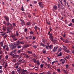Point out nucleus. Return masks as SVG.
Wrapping results in <instances>:
<instances>
[{"label":"nucleus","mask_w":74,"mask_h":74,"mask_svg":"<svg viewBox=\"0 0 74 74\" xmlns=\"http://www.w3.org/2000/svg\"><path fill=\"white\" fill-rule=\"evenodd\" d=\"M16 52V50H14L13 51H12L10 53V55H11V56H14V54Z\"/></svg>","instance_id":"f257e3e1"},{"label":"nucleus","mask_w":74,"mask_h":74,"mask_svg":"<svg viewBox=\"0 0 74 74\" xmlns=\"http://www.w3.org/2000/svg\"><path fill=\"white\" fill-rule=\"evenodd\" d=\"M40 7H41V8H43L44 7V6H43V4H42V2H40L39 3H38Z\"/></svg>","instance_id":"f03ea898"},{"label":"nucleus","mask_w":74,"mask_h":74,"mask_svg":"<svg viewBox=\"0 0 74 74\" xmlns=\"http://www.w3.org/2000/svg\"><path fill=\"white\" fill-rule=\"evenodd\" d=\"M3 49H5V48H6V50L7 51H9V48L7 46V45H5L3 47Z\"/></svg>","instance_id":"7ed1b4c3"},{"label":"nucleus","mask_w":74,"mask_h":74,"mask_svg":"<svg viewBox=\"0 0 74 74\" xmlns=\"http://www.w3.org/2000/svg\"><path fill=\"white\" fill-rule=\"evenodd\" d=\"M58 48V47H55L52 50L53 52H56Z\"/></svg>","instance_id":"20e7f679"},{"label":"nucleus","mask_w":74,"mask_h":74,"mask_svg":"<svg viewBox=\"0 0 74 74\" xmlns=\"http://www.w3.org/2000/svg\"><path fill=\"white\" fill-rule=\"evenodd\" d=\"M50 40H51V41L53 42V37H52V35L51 34H50Z\"/></svg>","instance_id":"39448f33"},{"label":"nucleus","mask_w":74,"mask_h":74,"mask_svg":"<svg viewBox=\"0 0 74 74\" xmlns=\"http://www.w3.org/2000/svg\"><path fill=\"white\" fill-rule=\"evenodd\" d=\"M5 18L7 22H9V18L7 16H5Z\"/></svg>","instance_id":"423d86ee"},{"label":"nucleus","mask_w":74,"mask_h":74,"mask_svg":"<svg viewBox=\"0 0 74 74\" xmlns=\"http://www.w3.org/2000/svg\"><path fill=\"white\" fill-rule=\"evenodd\" d=\"M60 62H62V64H64L65 63V61H64V59H62L60 60Z\"/></svg>","instance_id":"0eeeda50"},{"label":"nucleus","mask_w":74,"mask_h":74,"mask_svg":"<svg viewBox=\"0 0 74 74\" xmlns=\"http://www.w3.org/2000/svg\"><path fill=\"white\" fill-rule=\"evenodd\" d=\"M67 49H66L64 48H63V50L65 51V52H67L68 53H69V52H70V51L69 50H67Z\"/></svg>","instance_id":"6e6552de"},{"label":"nucleus","mask_w":74,"mask_h":74,"mask_svg":"<svg viewBox=\"0 0 74 74\" xmlns=\"http://www.w3.org/2000/svg\"><path fill=\"white\" fill-rule=\"evenodd\" d=\"M10 48L11 49H14V45H12L10 46Z\"/></svg>","instance_id":"1a4fd4ad"},{"label":"nucleus","mask_w":74,"mask_h":74,"mask_svg":"<svg viewBox=\"0 0 74 74\" xmlns=\"http://www.w3.org/2000/svg\"><path fill=\"white\" fill-rule=\"evenodd\" d=\"M53 8L54 10H56L58 9V7L56 5H54L53 7Z\"/></svg>","instance_id":"9d476101"},{"label":"nucleus","mask_w":74,"mask_h":74,"mask_svg":"<svg viewBox=\"0 0 74 74\" xmlns=\"http://www.w3.org/2000/svg\"><path fill=\"white\" fill-rule=\"evenodd\" d=\"M6 25L7 26H10H10H12V24L9 22L6 23Z\"/></svg>","instance_id":"9b49d317"},{"label":"nucleus","mask_w":74,"mask_h":74,"mask_svg":"<svg viewBox=\"0 0 74 74\" xmlns=\"http://www.w3.org/2000/svg\"><path fill=\"white\" fill-rule=\"evenodd\" d=\"M55 63H58V61H54L52 62L51 64H52V65H53V64H54Z\"/></svg>","instance_id":"f8f14e48"},{"label":"nucleus","mask_w":74,"mask_h":74,"mask_svg":"<svg viewBox=\"0 0 74 74\" xmlns=\"http://www.w3.org/2000/svg\"><path fill=\"white\" fill-rule=\"evenodd\" d=\"M26 71H27L26 70H24L23 69L22 70V73L23 74H24L25 72H26Z\"/></svg>","instance_id":"ddd939ff"},{"label":"nucleus","mask_w":74,"mask_h":74,"mask_svg":"<svg viewBox=\"0 0 74 74\" xmlns=\"http://www.w3.org/2000/svg\"><path fill=\"white\" fill-rule=\"evenodd\" d=\"M32 60H33V62H34V63L37 62V61H36V59L34 58V59H32Z\"/></svg>","instance_id":"4468645a"},{"label":"nucleus","mask_w":74,"mask_h":74,"mask_svg":"<svg viewBox=\"0 0 74 74\" xmlns=\"http://www.w3.org/2000/svg\"><path fill=\"white\" fill-rule=\"evenodd\" d=\"M19 56L18 55H16L15 56L14 55V56L13 57L14 58H18Z\"/></svg>","instance_id":"2eb2a0df"},{"label":"nucleus","mask_w":74,"mask_h":74,"mask_svg":"<svg viewBox=\"0 0 74 74\" xmlns=\"http://www.w3.org/2000/svg\"><path fill=\"white\" fill-rule=\"evenodd\" d=\"M62 55V52H60L59 53V54L57 56H61Z\"/></svg>","instance_id":"dca6fc26"},{"label":"nucleus","mask_w":74,"mask_h":74,"mask_svg":"<svg viewBox=\"0 0 74 74\" xmlns=\"http://www.w3.org/2000/svg\"><path fill=\"white\" fill-rule=\"evenodd\" d=\"M70 58H71V55H69L66 57V58H67V59H69Z\"/></svg>","instance_id":"f3484780"},{"label":"nucleus","mask_w":74,"mask_h":74,"mask_svg":"<svg viewBox=\"0 0 74 74\" xmlns=\"http://www.w3.org/2000/svg\"><path fill=\"white\" fill-rule=\"evenodd\" d=\"M62 51V48H60L58 49V52H60Z\"/></svg>","instance_id":"a211bd4d"},{"label":"nucleus","mask_w":74,"mask_h":74,"mask_svg":"<svg viewBox=\"0 0 74 74\" xmlns=\"http://www.w3.org/2000/svg\"><path fill=\"white\" fill-rule=\"evenodd\" d=\"M57 71L58 73H60V69H57Z\"/></svg>","instance_id":"6ab92c4d"},{"label":"nucleus","mask_w":74,"mask_h":74,"mask_svg":"<svg viewBox=\"0 0 74 74\" xmlns=\"http://www.w3.org/2000/svg\"><path fill=\"white\" fill-rule=\"evenodd\" d=\"M21 9L23 11H24V9H23V5H22V6L21 8Z\"/></svg>","instance_id":"aec40b11"},{"label":"nucleus","mask_w":74,"mask_h":74,"mask_svg":"<svg viewBox=\"0 0 74 74\" xmlns=\"http://www.w3.org/2000/svg\"><path fill=\"white\" fill-rule=\"evenodd\" d=\"M20 42L19 41H18L16 44V45H19L20 44Z\"/></svg>","instance_id":"412c9836"},{"label":"nucleus","mask_w":74,"mask_h":74,"mask_svg":"<svg viewBox=\"0 0 74 74\" xmlns=\"http://www.w3.org/2000/svg\"><path fill=\"white\" fill-rule=\"evenodd\" d=\"M28 53H29V54H32V51H28L27 52Z\"/></svg>","instance_id":"4be33fe9"},{"label":"nucleus","mask_w":74,"mask_h":74,"mask_svg":"<svg viewBox=\"0 0 74 74\" xmlns=\"http://www.w3.org/2000/svg\"><path fill=\"white\" fill-rule=\"evenodd\" d=\"M40 45H42V46H43V47H45V45L44 44L42 43H40Z\"/></svg>","instance_id":"5701e85b"},{"label":"nucleus","mask_w":74,"mask_h":74,"mask_svg":"<svg viewBox=\"0 0 74 74\" xmlns=\"http://www.w3.org/2000/svg\"><path fill=\"white\" fill-rule=\"evenodd\" d=\"M26 24L27 25H30V22H28Z\"/></svg>","instance_id":"b1692460"},{"label":"nucleus","mask_w":74,"mask_h":74,"mask_svg":"<svg viewBox=\"0 0 74 74\" xmlns=\"http://www.w3.org/2000/svg\"><path fill=\"white\" fill-rule=\"evenodd\" d=\"M22 47L21 46L18 45L17 46V48H18V49H19V48H21Z\"/></svg>","instance_id":"393cba45"},{"label":"nucleus","mask_w":74,"mask_h":74,"mask_svg":"<svg viewBox=\"0 0 74 74\" xmlns=\"http://www.w3.org/2000/svg\"><path fill=\"white\" fill-rule=\"evenodd\" d=\"M38 28V27H37V26H35L34 28V29H35L36 31L37 32V29Z\"/></svg>","instance_id":"a878e982"},{"label":"nucleus","mask_w":74,"mask_h":74,"mask_svg":"<svg viewBox=\"0 0 74 74\" xmlns=\"http://www.w3.org/2000/svg\"><path fill=\"white\" fill-rule=\"evenodd\" d=\"M3 53V51L1 50V49L0 48V54H1Z\"/></svg>","instance_id":"bb28decb"},{"label":"nucleus","mask_w":74,"mask_h":74,"mask_svg":"<svg viewBox=\"0 0 74 74\" xmlns=\"http://www.w3.org/2000/svg\"><path fill=\"white\" fill-rule=\"evenodd\" d=\"M46 73H47V74H51V72H50L49 71L47 72Z\"/></svg>","instance_id":"cd10ccee"},{"label":"nucleus","mask_w":74,"mask_h":74,"mask_svg":"<svg viewBox=\"0 0 74 74\" xmlns=\"http://www.w3.org/2000/svg\"><path fill=\"white\" fill-rule=\"evenodd\" d=\"M68 25L69 26H72V25H73V24L71 23L70 24H68Z\"/></svg>","instance_id":"c85d7f7f"},{"label":"nucleus","mask_w":74,"mask_h":74,"mask_svg":"<svg viewBox=\"0 0 74 74\" xmlns=\"http://www.w3.org/2000/svg\"><path fill=\"white\" fill-rule=\"evenodd\" d=\"M65 66L66 69H67L69 67V65L68 64L66 65Z\"/></svg>","instance_id":"c756f323"},{"label":"nucleus","mask_w":74,"mask_h":74,"mask_svg":"<svg viewBox=\"0 0 74 74\" xmlns=\"http://www.w3.org/2000/svg\"><path fill=\"white\" fill-rule=\"evenodd\" d=\"M40 66L41 68H42V67H43V66H44V65L43 64H41Z\"/></svg>","instance_id":"7c9ffc66"},{"label":"nucleus","mask_w":74,"mask_h":74,"mask_svg":"<svg viewBox=\"0 0 74 74\" xmlns=\"http://www.w3.org/2000/svg\"><path fill=\"white\" fill-rule=\"evenodd\" d=\"M21 21L22 22V23H23V24H25V22L24 21L21 20Z\"/></svg>","instance_id":"2f4dec72"},{"label":"nucleus","mask_w":74,"mask_h":74,"mask_svg":"<svg viewBox=\"0 0 74 74\" xmlns=\"http://www.w3.org/2000/svg\"><path fill=\"white\" fill-rule=\"evenodd\" d=\"M7 30L8 31L7 33H10V32H11V31L10 30L8 29H7Z\"/></svg>","instance_id":"473e14b6"},{"label":"nucleus","mask_w":74,"mask_h":74,"mask_svg":"<svg viewBox=\"0 0 74 74\" xmlns=\"http://www.w3.org/2000/svg\"><path fill=\"white\" fill-rule=\"evenodd\" d=\"M64 2L65 3H64V4L65 5H66V1L65 0H64Z\"/></svg>","instance_id":"72a5a7b5"},{"label":"nucleus","mask_w":74,"mask_h":74,"mask_svg":"<svg viewBox=\"0 0 74 74\" xmlns=\"http://www.w3.org/2000/svg\"><path fill=\"white\" fill-rule=\"evenodd\" d=\"M21 71V70L20 69H18V73H20Z\"/></svg>","instance_id":"f704fd0d"},{"label":"nucleus","mask_w":74,"mask_h":74,"mask_svg":"<svg viewBox=\"0 0 74 74\" xmlns=\"http://www.w3.org/2000/svg\"><path fill=\"white\" fill-rule=\"evenodd\" d=\"M21 24L22 26H23V25H25V23H24V24H23V23H21Z\"/></svg>","instance_id":"c9c22d12"},{"label":"nucleus","mask_w":74,"mask_h":74,"mask_svg":"<svg viewBox=\"0 0 74 74\" xmlns=\"http://www.w3.org/2000/svg\"><path fill=\"white\" fill-rule=\"evenodd\" d=\"M28 46H24V48H26L27 47H28Z\"/></svg>","instance_id":"e433bc0d"},{"label":"nucleus","mask_w":74,"mask_h":74,"mask_svg":"<svg viewBox=\"0 0 74 74\" xmlns=\"http://www.w3.org/2000/svg\"><path fill=\"white\" fill-rule=\"evenodd\" d=\"M25 56L26 58H29V56H28L27 54L25 55Z\"/></svg>","instance_id":"4c0bfd02"},{"label":"nucleus","mask_w":74,"mask_h":74,"mask_svg":"<svg viewBox=\"0 0 74 74\" xmlns=\"http://www.w3.org/2000/svg\"><path fill=\"white\" fill-rule=\"evenodd\" d=\"M7 66H8V65H7V63H6L5 64V68H7Z\"/></svg>","instance_id":"58836bf2"},{"label":"nucleus","mask_w":74,"mask_h":74,"mask_svg":"<svg viewBox=\"0 0 74 74\" xmlns=\"http://www.w3.org/2000/svg\"><path fill=\"white\" fill-rule=\"evenodd\" d=\"M8 56H5L6 59H8Z\"/></svg>","instance_id":"ea45409f"},{"label":"nucleus","mask_w":74,"mask_h":74,"mask_svg":"<svg viewBox=\"0 0 74 74\" xmlns=\"http://www.w3.org/2000/svg\"><path fill=\"white\" fill-rule=\"evenodd\" d=\"M63 71H64V73H66V74H67V72H66V70H63Z\"/></svg>","instance_id":"a19ab883"},{"label":"nucleus","mask_w":74,"mask_h":74,"mask_svg":"<svg viewBox=\"0 0 74 74\" xmlns=\"http://www.w3.org/2000/svg\"><path fill=\"white\" fill-rule=\"evenodd\" d=\"M12 74H15V72L14 71H12Z\"/></svg>","instance_id":"79ce46f5"},{"label":"nucleus","mask_w":74,"mask_h":74,"mask_svg":"<svg viewBox=\"0 0 74 74\" xmlns=\"http://www.w3.org/2000/svg\"><path fill=\"white\" fill-rule=\"evenodd\" d=\"M3 30H6V28L5 27L3 28Z\"/></svg>","instance_id":"37998d69"},{"label":"nucleus","mask_w":74,"mask_h":74,"mask_svg":"<svg viewBox=\"0 0 74 74\" xmlns=\"http://www.w3.org/2000/svg\"><path fill=\"white\" fill-rule=\"evenodd\" d=\"M51 47H52V45H50L49 46V48L50 49H51Z\"/></svg>","instance_id":"c03bdc74"},{"label":"nucleus","mask_w":74,"mask_h":74,"mask_svg":"<svg viewBox=\"0 0 74 74\" xmlns=\"http://www.w3.org/2000/svg\"><path fill=\"white\" fill-rule=\"evenodd\" d=\"M42 63H45H45H46V62H45L44 61H42Z\"/></svg>","instance_id":"a18cd8bd"},{"label":"nucleus","mask_w":74,"mask_h":74,"mask_svg":"<svg viewBox=\"0 0 74 74\" xmlns=\"http://www.w3.org/2000/svg\"><path fill=\"white\" fill-rule=\"evenodd\" d=\"M37 64H38V65H39V64H40V63L38 61H38H37Z\"/></svg>","instance_id":"49530a36"},{"label":"nucleus","mask_w":74,"mask_h":74,"mask_svg":"<svg viewBox=\"0 0 74 74\" xmlns=\"http://www.w3.org/2000/svg\"><path fill=\"white\" fill-rule=\"evenodd\" d=\"M1 47H3V42H1Z\"/></svg>","instance_id":"de8ad7c7"},{"label":"nucleus","mask_w":74,"mask_h":74,"mask_svg":"<svg viewBox=\"0 0 74 74\" xmlns=\"http://www.w3.org/2000/svg\"><path fill=\"white\" fill-rule=\"evenodd\" d=\"M49 47V45H47L46 47V48H47V49H48V47Z\"/></svg>","instance_id":"09e8293b"},{"label":"nucleus","mask_w":74,"mask_h":74,"mask_svg":"<svg viewBox=\"0 0 74 74\" xmlns=\"http://www.w3.org/2000/svg\"><path fill=\"white\" fill-rule=\"evenodd\" d=\"M34 4H36V3H37V1H34Z\"/></svg>","instance_id":"8fccbe9b"},{"label":"nucleus","mask_w":74,"mask_h":74,"mask_svg":"<svg viewBox=\"0 0 74 74\" xmlns=\"http://www.w3.org/2000/svg\"><path fill=\"white\" fill-rule=\"evenodd\" d=\"M63 47H64V49H67V48L65 46H64Z\"/></svg>","instance_id":"3c124183"},{"label":"nucleus","mask_w":74,"mask_h":74,"mask_svg":"<svg viewBox=\"0 0 74 74\" xmlns=\"http://www.w3.org/2000/svg\"><path fill=\"white\" fill-rule=\"evenodd\" d=\"M33 47L34 48H37V46H34Z\"/></svg>","instance_id":"603ef678"},{"label":"nucleus","mask_w":74,"mask_h":74,"mask_svg":"<svg viewBox=\"0 0 74 74\" xmlns=\"http://www.w3.org/2000/svg\"><path fill=\"white\" fill-rule=\"evenodd\" d=\"M32 36H30L29 38V39H30V40L32 39Z\"/></svg>","instance_id":"864d4df0"},{"label":"nucleus","mask_w":74,"mask_h":74,"mask_svg":"<svg viewBox=\"0 0 74 74\" xmlns=\"http://www.w3.org/2000/svg\"><path fill=\"white\" fill-rule=\"evenodd\" d=\"M58 7L59 8V7H60V4H58Z\"/></svg>","instance_id":"5fc2aeb1"},{"label":"nucleus","mask_w":74,"mask_h":74,"mask_svg":"<svg viewBox=\"0 0 74 74\" xmlns=\"http://www.w3.org/2000/svg\"><path fill=\"white\" fill-rule=\"evenodd\" d=\"M18 53H21V51L20 50H18Z\"/></svg>","instance_id":"6e6d98bb"},{"label":"nucleus","mask_w":74,"mask_h":74,"mask_svg":"<svg viewBox=\"0 0 74 74\" xmlns=\"http://www.w3.org/2000/svg\"><path fill=\"white\" fill-rule=\"evenodd\" d=\"M2 63L3 64V63H5V62H4V61L3 60L2 61Z\"/></svg>","instance_id":"4d7b16f0"},{"label":"nucleus","mask_w":74,"mask_h":74,"mask_svg":"<svg viewBox=\"0 0 74 74\" xmlns=\"http://www.w3.org/2000/svg\"><path fill=\"white\" fill-rule=\"evenodd\" d=\"M13 61L14 62H16V60L15 59L13 60Z\"/></svg>","instance_id":"13d9d810"},{"label":"nucleus","mask_w":74,"mask_h":74,"mask_svg":"<svg viewBox=\"0 0 74 74\" xmlns=\"http://www.w3.org/2000/svg\"><path fill=\"white\" fill-rule=\"evenodd\" d=\"M3 68V66H0V69H1Z\"/></svg>","instance_id":"bf43d9fd"},{"label":"nucleus","mask_w":74,"mask_h":74,"mask_svg":"<svg viewBox=\"0 0 74 74\" xmlns=\"http://www.w3.org/2000/svg\"><path fill=\"white\" fill-rule=\"evenodd\" d=\"M42 52H43V53H46V51H43Z\"/></svg>","instance_id":"052dcab7"},{"label":"nucleus","mask_w":74,"mask_h":74,"mask_svg":"<svg viewBox=\"0 0 74 74\" xmlns=\"http://www.w3.org/2000/svg\"><path fill=\"white\" fill-rule=\"evenodd\" d=\"M16 36H18V32H16Z\"/></svg>","instance_id":"680f3d73"},{"label":"nucleus","mask_w":74,"mask_h":74,"mask_svg":"<svg viewBox=\"0 0 74 74\" xmlns=\"http://www.w3.org/2000/svg\"><path fill=\"white\" fill-rule=\"evenodd\" d=\"M72 21L73 23H74V19H72Z\"/></svg>","instance_id":"e2e57ef3"},{"label":"nucleus","mask_w":74,"mask_h":74,"mask_svg":"<svg viewBox=\"0 0 74 74\" xmlns=\"http://www.w3.org/2000/svg\"><path fill=\"white\" fill-rule=\"evenodd\" d=\"M20 42L21 44H24V43L22 42Z\"/></svg>","instance_id":"0e129e2a"},{"label":"nucleus","mask_w":74,"mask_h":74,"mask_svg":"<svg viewBox=\"0 0 74 74\" xmlns=\"http://www.w3.org/2000/svg\"><path fill=\"white\" fill-rule=\"evenodd\" d=\"M2 73V70H0V73Z\"/></svg>","instance_id":"69168bd1"},{"label":"nucleus","mask_w":74,"mask_h":74,"mask_svg":"<svg viewBox=\"0 0 74 74\" xmlns=\"http://www.w3.org/2000/svg\"><path fill=\"white\" fill-rule=\"evenodd\" d=\"M3 24H5V21H3Z\"/></svg>","instance_id":"338daca9"},{"label":"nucleus","mask_w":74,"mask_h":74,"mask_svg":"<svg viewBox=\"0 0 74 74\" xmlns=\"http://www.w3.org/2000/svg\"><path fill=\"white\" fill-rule=\"evenodd\" d=\"M13 26H15V24L14 23H13Z\"/></svg>","instance_id":"774afa93"}]
</instances>
